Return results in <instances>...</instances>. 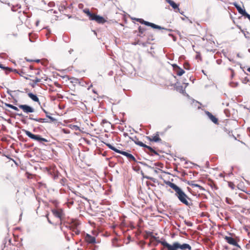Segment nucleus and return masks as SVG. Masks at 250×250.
Returning a JSON list of instances; mask_svg holds the SVG:
<instances>
[{"label": "nucleus", "instance_id": "obj_46", "mask_svg": "<svg viewBox=\"0 0 250 250\" xmlns=\"http://www.w3.org/2000/svg\"><path fill=\"white\" fill-rule=\"evenodd\" d=\"M21 122H22L23 124H26V122H25V120H21Z\"/></svg>", "mask_w": 250, "mask_h": 250}, {"label": "nucleus", "instance_id": "obj_15", "mask_svg": "<svg viewBox=\"0 0 250 250\" xmlns=\"http://www.w3.org/2000/svg\"><path fill=\"white\" fill-rule=\"evenodd\" d=\"M80 225V223L75 220H72L71 223L67 227L70 229L77 228V227Z\"/></svg>", "mask_w": 250, "mask_h": 250}, {"label": "nucleus", "instance_id": "obj_56", "mask_svg": "<svg viewBox=\"0 0 250 250\" xmlns=\"http://www.w3.org/2000/svg\"><path fill=\"white\" fill-rule=\"evenodd\" d=\"M220 177H223V174H220Z\"/></svg>", "mask_w": 250, "mask_h": 250}, {"label": "nucleus", "instance_id": "obj_24", "mask_svg": "<svg viewBox=\"0 0 250 250\" xmlns=\"http://www.w3.org/2000/svg\"><path fill=\"white\" fill-rule=\"evenodd\" d=\"M146 148L149 150V152L151 153V155H153V154L158 155V153L155 150H154L151 147H150L148 146H147Z\"/></svg>", "mask_w": 250, "mask_h": 250}, {"label": "nucleus", "instance_id": "obj_25", "mask_svg": "<svg viewBox=\"0 0 250 250\" xmlns=\"http://www.w3.org/2000/svg\"><path fill=\"white\" fill-rule=\"evenodd\" d=\"M43 112L46 114V116L47 118H48V119H49L52 122H54L55 121H56V119H55L54 118L49 116L48 115V112H47L45 110H44V109H42Z\"/></svg>", "mask_w": 250, "mask_h": 250}, {"label": "nucleus", "instance_id": "obj_29", "mask_svg": "<svg viewBox=\"0 0 250 250\" xmlns=\"http://www.w3.org/2000/svg\"><path fill=\"white\" fill-rule=\"evenodd\" d=\"M242 16L245 17V18H247L250 21V15L248 14L246 11L244 12Z\"/></svg>", "mask_w": 250, "mask_h": 250}, {"label": "nucleus", "instance_id": "obj_52", "mask_svg": "<svg viewBox=\"0 0 250 250\" xmlns=\"http://www.w3.org/2000/svg\"><path fill=\"white\" fill-rule=\"evenodd\" d=\"M247 71H249V72H250V67H249L247 69Z\"/></svg>", "mask_w": 250, "mask_h": 250}, {"label": "nucleus", "instance_id": "obj_23", "mask_svg": "<svg viewBox=\"0 0 250 250\" xmlns=\"http://www.w3.org/2000/svg\"><path fill=\"white\" fill-rule=\"evenodd\" d=\"M152 141L155 142H158L161 141V139H160V138L159 136L158 132H157L156 135L152 137Z\"/></svg>", "mask_w": 250, "mask_h": 250}, {"label": "nucleus", "instance_id": "obj_42", "mask_svg": "<svg viewBox=\"0 0 250 250\" xmlns=\"http://www.w3.org/2000/svg\"><path fill=\"white\" fill-rule=\"evenodd\" d=\"M69 54H71L73 52V49H70L69 50Z\"/></svg>", "mask_w": 250, "mask_h": 250}, {"label": "nucleus", "instance_id": "obj_40", "mask_svg": "<svg viewBox=\"0 0 250 250\" xmlns=\"http://www.w3.org/2000/svg\"><path fill=\"white\" fill-rule=\"evenodd\" d=\"M98 248V246H96L95 245L92 246L91 249L93 250H96Z\"/></svg>", "mask_w": 250, "mask_h": 250}, {"label": "nucleus", "instance_id": "obj_57", "mask_svg": "<svg viewBox=\"0 0 250 250\" xmlns=\"http://www.w3.org/2000/svg\"><path fill=\"white\" fill-rule=\"evenodd\" d=\"M93 92L94 93H96V92L95 91V90H93Z\"/></svg>", "mask_w": 250, "mask_h": 250}, {"label": "nucleus", "instance_id": "obj_22", "mask_svg": "<svg viewBox=\"0 0 250 250\" xmlns=\"http://www.w3.org/2000/svg\"><path fill=\"white\" fill-rule=\"evenodd\" d=\"M4 105H5V106H6L7 107H9V108H11V109H13L14 110H16V111H19V108L17 107H16V106H14V105H13L12 104H10L4 103Z\"/></svg>", "mask_w": 250, "mask_h": 250}, {"label": "nucleus", "instance_id": "obj_26", "mask_svg": "<svg viewBox=\"0 0 250 250\" xmlns=\"http://www.w3.org/2000/svg\"><path fill=\"white\" fill-rule=\"evenodd\" d=\"M1 67H0V68H1L2 69L4 70L5 71V73L6 75L8 74L10 72H11V71H9V69H7L6 68H9V67H7V66H3L2 64H1Z\"/></svg>", "mask_w": 250, "mask_h": 250}, {"label": "nucleus", "instance_id": "obj_30", "mask_svg": "<svg viewBox=\"0 0 250 250\" xmlns=\"http://www.w3.org/2000/svg\"><path fill=\"white\" fill-rule=\"evenodd\" d=\"M83 11L84 13H85L87 15V16L88 15H91V12H90L89 9H88V8H85V9H83Z\"/></svg>", "mask_w": 250, "mask_h": 250}, {"label": "nucleus", "instance_id": "obj_61", "mask_svg": "<svg viewBox=\"0 0 250 250\" xmlns=\"http://www.w3.org/2000/svg\"><path fill=\"white\" fill-rule=\"evenodd\" d=\"M37 75H39V72H38L37 73H36Z\"/></svg>", "mask_w": 250, "mask_h": 250}, {"label": "nucleus", "instance_id": "obj_11", "mask_svg": "<svg viewBox=\"0 0 250 250\" xmlns=\"http://www.w3.org/2000/svg\"><path fill=\"white\" fill-rule=\"evenodd\" d=\"M52 211L55 216L61 219L63 214V210L62 209H53Z\"/></svg>", "mask_w": 250, "mask_h": 250}, {"label": "nucleus", "instance_id": "obj_41", "mask_svg": "<svg viewBox=\"0 0 250 250\" xmlns=\"http://www.w3.org/2000/svg\"><path fill=\"white\" fill-rule=\"evenodd\" d=\"M146 138L150 141H152V138H151V137L150 136H147L146 137Z\"/></svg>", "mask_w": 250, "mask_h": 250}, {"label": "nucleus", "instance_id": "obj_39", "mask_svg": "<svg viewBox=\"0 0 250 250\" xmlns=\"http://www.w3.org/2000/svg\"><path fill=\"white\" fill-rule=\"evenodd\" d=\"M231 84H232L231 85L232 87H236L238 85V83H231Z\"/></svg>", "mask_w": 250, "mask_h": 250}, {"label": "nucleus", "instance_id": "obj_19", "mask_svg": "<svg viewBox=\"0 0 250 250\" xmlns=\"http://www.w3.org/2000/svg\"><path fill=\"white\" fill-rule=\"evenodd\" d=\"M233 5L235 7V8L237 9L238 12L239 14L241 15H242L244 12L246 11L245 9H243L240 5L238 4L237 3H234Z\"/></svg>", "mask_w": 250, "mask_h": 250}, {"label": "nucleus", "instance_id": "obj_9", "mask_svg": "<svg viewBox=\"0 0 250 250\" xmlns=\"http://www.w3.org/2000/svg\"><path fill=\"white\" fill-rule=\"evenodd\" d=\"M119 153L126 156L130 161H133L134 162L136 161L135 158L131 154L120 150Z\"/></svg>", "mask_w": 250, "mask_h": 250}, {"label": "nucleus", "instance_id": "obj_48", "mask_svg": "<svg viewBox=\"0 0 250 250\" xmlns=\"http://www.w3.org/2000/svg\"><path fill=\"white\" fill-rule=\"evenodd\" d=\"M170 127H171V126H169V125L167 126V127L166 128V130L170 128Z\"/></svg>", "mask_w": 250, "mask_h": 250}, {"label": "nucleus", "instance_id": "obj_32", "mask_svg": "<svg viewBox=\"0 0 250 250\" xmlns=\"http://www.w3.org/2000/svg\"><path fill=\"white\" fill-rule=\"evenodd\" d=\"M228 185H229V187L230 188L232 189H234L235 185L232 182H229Z\"/></svg>", "mask_w": 250, "mask_h": 250}, {"label": "nucleus", "instance_id": "obj_35", "mask_svg": "<svg viewBox=\"0 0 250 250\" xmlns=\"http://www.w3.org/2000/svg\"><path fill=\"white\" fill-rule=\"evenodd\" d=\"M138 30L139 33H140L141 34H143L145 30V29L144 28H142L141 26L139 27Z\"/></svg>", "mask_w": 250, "mask_h": 250}, {"label": "nucleus", "instance_id": "obj_51", "mask_svg": "<svg viewBox=\"0 0 250 250\" xmlns=\"http://www.w3.org/2000/svg\"><path fill=\"white\" fill-rule=\"evenodd\" d=\"M102 122H103V123H106V122H106V121L105 120H103Z\"/></svg>", "mask_w": 250, "mask_h": 250}, {"label": "nucleus", "instance_id": "obj_50", "mask_svg": "<svg viewBox=\"0 0 250 250\" xmlns=\"http://www.w3.org/2000/svg\"><path fill=\"white\" fill-rule=\"evenodd\" d=\"M48 222H49L50 224H52V222H51V221H50L48 218Z\"/></svg>", "mask_w": 250, "mask_h": 250}, {"label": "nucleus", "instance_id": "obj_4", "mask_svg": "<svg viewBox=\"0 0 250 250\" xmlns=\"http://www.w3.org/2000/svg\"><path fill=\"white\" fill-rule=\"evenodd\" d=\"M22 131L24 132L25 134L31 139L37 141L39 142H48V140L47 139L42 137L40 135L34 134L29 131L26 130L24 129H22Z\"/></svg>", "mask_w": 250, "mask_h": 250}, {"label": "nucleus", "instance_id": "obj_58", "mask_svg": "<svg viewBox=\"0 0 250 250\" xmlns=\"http://www.w3.org/2000/svg\"><path fill=\"white\" fill-rule=\"evenodd\" d=\"M22 73H23V72H21V73L20 74V76H22Z\"/></svg>", "mask_w": 250, "mask_h": 250}, {"label": "nucleus", "instance_id": "obj_37", "mask_svg": "<svg viewBox=\"0 0 250 250\" xmlns=\"http://www.w3.org/2000/svg\"><path fill=\"white\" fill-rule=\"evenodd\" d=\"M48 5L50 7H53L55 6V2L53 1L49 2L48 4Z\"/></svg>", "mask_w": 250, "mask_h": 250}, {"label": "nucleus", "instance_id": "obj_13", "mask_svg": "<svg viewBox=\"0 0 250 250\" xmlns=\"http://www.w3.org/2000/svg\"><path fill=\"white\" fill-rule=\"evenodd\" d=\"M129 139L130 140H131L132 141H133L134 143L137 145H138L140 146H142V147H145L146 148L147 146V145H146V144H144L143 142L140 141L137 138L136 136L135 137V140H134L132 138H131V137H129Z\"/></svg>", "mask_w": 250, "mask_h": 250}, {"label": "nucleus", "instance_id": "obj_43", "mask_svg": "<svg viewBox=\"0 0 250 250\" xmlns=\"http://www.w3.org/2000/svg\"><path fill=\"white\" fill-rule=\"evenodd\" d=\"M17 115L20 117H21L23 116L22 113H17Z\"/></svg>", "mask_w": 250, "mask_h": 250}, {"label": "nucleus", "instance_id": "obj_17", "mask_svg": "<svg viewBox=\"0 0 250 250\" xmlns=\"http://www.w3.org/2000/svg\"><path fill=\"white\" fill-rule=\"evenodd\" d=\"M166 1L169 3L173 9H178V10H179L178 8L179 5L176 4L174 1L172 0H166Z\"/></svg>", "mask_w": 250, "mask_h": 250}, {"label": "nucleus", "instance_id": "obj_31", "mask_svg": "<svg viewBox=\"0 0 250 250\" xmlns=\"http://www.w3.org/2000/svg\"><path fill=\"white\" fill-rule=\"evenodd\" d=\"M73 232H74L76 234V235H78L79 234L80 231L79 230H78L77 229V228H74V229H71Z\"/></svg>", "mask_w": 250, "mask_h": 250}, {"label": "nucleus", "instance_id": "obj_38", "mask_svg": "<svg viewBox=\"0 0 250 250\" xmlns=\"http://www.w3.org/2000/svg\"><path fill=\"white\" fill-rule=\"evenodd\" d=\"M192 186L193 187H198L199 188L203 189V188L201 186H200V185H199L198 184H192Z\"/></svg>", "mask_w": 250, "mask_h": 250}, {"label": "nucleus", "instance_id": "obj_10", "mask_svg": "<svg viewBox=\"0 0 250 250\" xmlns=\"http://www.w3.org/2000/svg\"><path fill=\"white\" fill-rule=\"evenodd\" d=\"M205 114L213 123L215 124H218L217 118L213 115L210 112L208 111H206Z\"/></svg>", "mask_w": 250, "mask_h": 250}, {"label": "nucleus", "instance_id": "obj_47", "mask_svg": "<svg viewBox=\"0 0 250 250\" xmlns=\"http://www.w3.org/2000/svg\"><path fill=\"white\" fill-rule=\"evenodd\" d=\"M34 61L37 62H40V60H35Z\"/></svg>", "mask_w": 250, "mask_h": 250}, {"label": "nucleus", "instance_id": "obj_12", "mask_svg": "<svg viewBox=\"0 0 250 250\" xmlns=\"http://www.w3.org/2000/svg\"><path fill=\"white\" fill-rule=\"evenodd\" d=\"M173 67L175 70L176 71L177 75L181 76L185 73V71L183 69L179 67L177 64H173Z\"/></svg>", "mask_w": 250, "mask_h": 250}, {"label": "nucleus", "instance_id": "obj_44", "mask_svg": "<svg viewBox=\"0 0 250 250\" xmlns=\"http://www.w3.org/2000/svg\"><path fill=\"white\" fill-rule=\"evenodd\" d=\"M123 135L125 137L128 136V134L127 133H124Z\"/></svg>", "mask_w": 250, "mask_h": 250}, {"label": "nucleus", "instance_id": "obj_55", "mask_svg": "<svg viewBox=\"0 0 250 250\" xmlns=\"http://www.w3.org/2000/svg\"><path fill=\"white\" fill-rule=\"evenodd\" d=\"M67 240L68 241H69V240H70V238H69V237H67Z\"/></svg>", "mask_w": 250, "mask_h": 250}, {"label": "nucleus", "instance_id": "obj_53", "mask_svg": "<svg viewBox=\"0 0 250 250\" xmlns=\"http://www.w3.org/2000/svg\"><path fill=\"white\" fill-rule=\"evenodd\" d=\"M24 78L26 80H29V78L27 77H24Z\"/></svg>", "mask_w": 250, "mask_h": 250}, {"label": "nucleus", "instance_id": "obj_33", "mask_svg": "<svg viewBox=\"0 0 250 250\" xmlns=\"http://www.w3.org/2000/svg\"><path fill=\"white\" fill-rule=\"evenodd\" d=\"M184 223L188 227H192L193 226V224L191 222L187 221L186 220L184 221Z\"/></svg>", "mask_w": 250, "mask_h": 250}, {"label": "nucleus", "instance_id": "obj_5", "mask_svg": "<svg viewBox=\"0 0 250 250\" xmlns=\"http://www.w3.org/2000/svg\"><path fill=\"white\" fill-rule=\"evenodd\" d=\"M136 20L138 21H139V22H140L141 23L145 24V25H146L148 26H150L154 29L164 30H165L166 31H171V29L165 28L164 27H161V26L156 25L153 23L150 22H148L147 21H145L142 19H137Z\"/></svg>", "mask_w": 250, "mask_h": 250}, {"label": "nucleus", "instance_id": "obj_27", "mask_svg": "<svg viewBox=\"0 0 250 250\" xmlns=\"http://www.w3.org/2000/svg\"><path fill=\"white\" fill-rule=\"evenodd\" d=\"M96 16H97V15L94 14V13H91V15H88V17H89V19L90 20H92V21H95V17H96Z\"/></svg>", "mask_w": 250, "mask_h": 250}, {"label": "nucleus", "instance_id": "obj_20", "mask_svg": "<svg viewBox=\"0 0 250 250\" xmlns=\"http://www.w3.org/2000/svg\"><path fill=\"white\" fill-rule=\"evenodd\" d=\"M41 82V79L36 78V79L35 80H32V83H30L29 84L31 87H32L33 88H34L35 87L36 84Z\"/></svg>", "mask_w": 250, "mask_h": 250}, {"label": "nucleus", "instance_id": "obj_3", "mask_svg": "<svg viewBox=\"0 0 250 250\" xmlns=\"http://www.w3.org/2000/svg\"><path fill=\"white\" fill-rule=\"evenodd\" d=\"M147 235L150 237L151 239H152L153 240L157 242V244H155V246L157 245L158 243L161 244L163 246L164 248H167V250H169V248L168 246V245H170L169 243H168L165 239H162L161 240H159L158 237H156L153 235L152 232H146Z\"/></svg>", "mask_w": 250, "mask_h": 250}, {"label": "nucleus", "instance_id": "obj_1", "mask_svg": "<svg viewBox=\"0 0 250 250\" xmlns=\"http://www.w3.org/2000/svg\"><path fill=\"white\" fill-rule=\"evenodd\" d=\"M167 185L175 191V195L182 203L189 208L192 206L193 204L191 202V199L188 196L180 187L169 181L167 183Z\"/></svg>", "mask_w": 250, "mask_h": 250}, {"label": "nucleus", "instance_id": "obj_8", "mask_svg": "<svg viewBox=\"0 0 250 250\" xmlns=\"http://www.w3.org/2000/svg\"><path fill=\"white\" fill-rule=\"evenodd\" d=\"M85 241L90 244H94L96 243V239L94 237L91 236L90 234L87 233L84 235Z\"/></svg>", "mask_w": 250, "mask_h": 250}, {"label": "nucleus", "instance_id": "obj_59", "mask_svg": "<svg viewBox=\"0 0 250 250\" xmlns=\"http://www.w3.org/2000/svg\"><path fill=\"white\" fill-rule=\"evenodd\" d=\"M22 73H23V72H21V73L20 74V76H22Z\"/></svg>", "mask_w": 250, "mask_h": 250}, {"label": "nucleus", "instance_id": "obj_16", "mask_svg": "<svg viewBox=\"0 0 250 250\" xmlns=\"http://www.w3.org/2000/svg\"><path fill=\"white\" fill-rule=\"evenodd\" d=\"M95 21H96L98 23H104L106 21L103 17L98 15L95 17Z\"/></svg>", "mask_w": 250, "mask_h": 250}, {"label": "nucleus", "instance_id": "obj_60", "mask_svg": "<svg viewBox=\"0 0 250 250\" xmlns=\"http://www.w3.org/2000/svg\"><path fill=\"white\" fill-rule=\"evenodd\" d=\"M22 73H23V72H21V73L20 74V76H22Z\"/></svg>", "mask_w": 250, "mask_h": 250}, {"label": "nucleus", "instance_id": "obj_21", "mask_svg": "<svg viewBox=\"0 0 250 250\" xmlns=\"http://www.w3.org/2000/svg\"><path fill=\"white\" fill-rule=\"evenodd\" d=\"M104 144L108 147L109 148H110V149L115 151L116 152L119 153V152L120 151L119 149L116 148V147H115L114 146H113L112 145H111V144H109V143H104Z\"/></svg>", "mask_w": 250, "mask_h": 250}, {"label": "nucleus", "instance_id": "obj_18", "mask_svg": "<svg viewBox=\"0 0 250 250\" xmlns=\"http://www.w3.org/2000/svg\"><path fill=\"white\" fill-rule=\"evenodd\" d=\"M28 96L30 98H31L33 101L39 103V99L37 97V96L35 94H34L32 93H28Z\"/></svg>", "mask_w": 250, "mask_h": 250}, {"label": "nucleus", "instance_id": "obj_45", "mask_svg": "<svg viewBox=\"0 0 250 250\" xmlns=\"http://www.w3.org/2000/svg\"><path fill=\"white\" fill-rule=\"evenodd\" d=\"M145 178L147 179H150V180L152 179V178L149 177L148 176H146Z\"/></svg>", "mask_w": 250, "mask_h": 250}, {"label": "nucleus", "instance_id": "obj_2", "mask_svg": "<svg viewBox=\"0 0 250 250\" xmlns=\"http://www.w3.org/2000/svg\"><path fill=\"white\" fill-rule=\"evenodd\" d=\"M169 250H191V247L188 244L184 243L180 244L179 242H175L172 245H168Z\"/></svg>", "mask_w": 250, "mask_h": 250}, {"label": "nucleus", "instance_id": "obj_62", "mask_svg": "<svg viewBox=\"0 0 250 250\" xmlns=\"http://www.w3.org/2000/svg\"><path fill=\"white\" fill-rule=\"evenodd\" d=\"M27 61H28V62H31L32 61L31 60H27Z\"/></svg>", "mask_w": 250, "mask_h": 250}, {"label": "nucleus", "instance_id": "obj_49", "mask_svg": "<svg viewBox=\"0 0 250 250\" xmlns=\"http://www.w3.org/2000/svg\"><path fill=\"white\" fill-rule=\"evenodd\" d=\"M237 56L238 57H241V56H240V54H239V53H238V54H237Z\"/></svg>", "mask_w": 250, "mask_h": 250}, {"label": "nucleus", "instance_id": "obj_28", "mask_svg": "<svg viewBox=\"0 0 250 250\" xmlns=\"http://www.w3.org/2000/svg\"><path fill=\"white\" fill-rule=\"evenodd\" d=\"M140 164H141L142 165L144 166H145V167H146L149 168H151V169H153V167H152L151 166H149L148 164H147L145 162H139Z\"/></svg>", "mask_w": 250, "mask_h": 250}, {"label": "nucleus", "instance_id": "obj_14", "mask_svg": "<svg viewBox=\"0 0 250 250\" xmlns=\"http://www.w3.org/2000/svg\"><path fill=\"white\" fill-rule=\"evenodd\" d=\"M28 119L30 120L35 121L40 123H48L47 119L44 118H34L32 116L30 115Z\"/></svg>", "mask_w": 250, "mask_h": 250}, {"label": "nucleus", "instance_id": "obj_6", "mask_svg": "<svg viewBox=\"0 0 250 250\" xmlns=\"http://www.w3.org/2000/svg\"><path fill=\"white\" fill-rule=\"evenodd\" d=\"M19 107L24 112L27 114L33 113L35 110L32 107L27 104H19Z\"/></svg>", "mask_w": 250, "mask_h": 250}, {"label": "nucleus", "instance_id": "obj_7", "mask_svg": "<svg viewBox=\"0 0 250 250\" xmlns=\"http://www.w3.org/2000/svg\"><path fill=\"white\" fill-rule=\"evenodd\" d=\"M225 239L229 244L240 248V246L238 244L236 241L233 238L230 236H226Z\"/></svg>", "mask_w": 250, "mask_h": 250}, {"label": "nucleus", "instance_id": "obj_36", "mask_svg": "<svg viewBox=\"0 0 250 250\" xmlns=\"http://www.w3.org/2000/svg\"><path fill=\"white\" fill-rule=\"evenodd\" d=\"M7 69H9V71H11V72H14L16 73H18V70L16 69H13L12 68H7Z\"/></svg>", "mask_w": 250, "mask_h": 250}, {"label": "nucleus", "instance_id": "obj_54", "mask_svg": "<svg viewBox=\"0 0 250 250\" xmlns=\"http://www.w3.org/2000/svg\"><path fill=\"white\" fill-rule=\"evenodd\" d=\"M30 69H33V66H30Z\"/></svg>", "mask_w": 250, "mask_h": 250}, {"label": "nucleus", "instance_id": "obj_64", "mask_svg": "<svg viewBox=\"0 0 250 250\" xmlns=\"http://www.w3.org/2000/svg\"><path fill=\"white\" fill-rule=\"evenodd\" d=\"M154 171H155V172H156V173H157V170H154Z\"/></svg>", "mask_w": 250, "mask_h": 250}, {"label": "nucleus", "instance_id": "obj_63", "mask_svg": "<svg viewBox=\"0 0 250 250\" xmlns=\"http://www.w3.org/2000/svg\"><path fill=\"white\" fill-rule=\"evenodd\" d=\"M77 250H83L82 249H78Z\"/></svg>", "mask_w": 250, "mask_h": 250}, {"label": "nucleus", "instance_id": "obj_34", "mask_svg": "<svg viewBox=\"0 0 250 250\" xmlns=\"http://www.w3.org/2000/svg\"><path fill=\"white\" fill-rule=\"evenodd\" d=\"M226 202L229 204H232V201L228 197H226Z\"/></svg>", "mask_w": 250, "mask_h": 250}]
</instances>
